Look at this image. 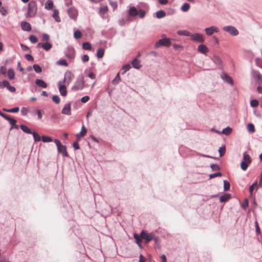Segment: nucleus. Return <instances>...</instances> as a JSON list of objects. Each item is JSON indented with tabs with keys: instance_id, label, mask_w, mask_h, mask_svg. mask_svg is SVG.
I'll return each mask as SVG.
<instances>
[{
	"instance_id": "f257e3e1",
	"label": "nucleus",
	"mask_w": 262,
	"mask_h": 262,
	"mask_svg": "<svg viewBox=\"0 0 262 262\" xmlns=\"http://www.w3.org/2000/svg\"><path fill=\"white\" fill-rule=\"evenodd\" d=\"M37 12V5L35 1H30L28 5L27 17H32L35 16Z\"/></svg>"
},
{
	"instance_id": "f03ea898",
	"label": "nucleus",
	"mask_w": 262,
	"mask_h": 262,
	"mask_svg": "<svg viewBox=\"0 0 262 262\" xmlns=\"http://www.w3.org/2000/svg\"><path fill=\"white\" fill-rule=\"evenodd\" d=\"M55 143L57 147L58 151L62 154L64 157H69V154L67 151L66 147L61 144L60 141L58 139H55L54 140Z\"/></svg>"
},
{
	"instance_id": "7ed1b4c3",
	"label": "nucleus",
	"mask_w": 262,
	"mask_h": 262,
	"mask_svg": "<svg viewBox=\"0 0 262 262\" xmlns=\"http://www.w3.org/2000/svg\"><path fill=\"white\" fill-rule=\"evenodd\" d=\"M141 238L144 239L146 243L149 242L150 241L155 240V234L152 233H148L146 231H142L140 234Z\"/></svg>"
},
{
	"instance_id": "20e7f679",
	"label": "nucleus",
	"mask_w": 262,
	"mask_h": 262,
	"mask_svg": "<svg viewBox=\"0 0 262 262\" xmlns=\"http://www.w3.org/2000/svg\"><path fill=\"white\" fill-rule=\"evenodd\" d=\"M84 87V80L83 77H79L77 81L75 82V84L72 87V90L74 91H77L82 90Z\"/></svg>"
},
{
	"instance_id": "39448f33",
	"label": "nucleus",
	"mask_w": 262,
	"mask_h": 262,
	"mask_svg": "<svg viewBox=\"0 0 262 262\" xmlns=\"http://www.w3.org/2000/svg\"><path fill=\"white\" fill-rule=\"evenodd\" d=\"M171 45L170 40L169 38H163L159 39L155 44V47L158 48L160 46L169 47Z\"/></svg>"
},
{
	"instance_id": "423d86ee",
	"label": "nucleus",
	"mask_w": 262,
	"mask_h": 262,
	"mask_svg": "<svg viewBox=\"0 0 262 262\" xmlns=\"http://www.w3.org/2000/svg\"><path fill=\"white\" fill-rule=\"evenodd\" d=\"M74 76L73 74L70 71H67L64 74V77L63 81H61L63 83L69 85L72 80H73Z\"/></svg>"
},
{
	"instance_id": "0eeeda50",
	"label": "nucleus",
	"mask_w": 262,
	"mask_h": 262,
	"mask_svg": "<svg viewBox=\"0 0 262 262\" xmlns=\"http://www.w3.org/2000/svg\"><path fill=\"white\" fill-rule=\"evenodd\" d=\"M190 36L191 39L194 41L202 42L204 41V35L200 33H195L192 34H190Z\"/></svg>"
},
{
	"instance_id": "6e6552de",
	"label": "nucleus",
	"mask_w": 262,
	"mask_h": 262,
	"mask_svg": "<svg viewBox=\"0 0 262 262\" xmlns=\"http://www.w3.org/2000/svg\"><path fill=\"white\" fill-rule=\"evenodd\" d=\"M225 31L229 32L231 35L236 36L238 34V30L233 26H226L223 28Z\"/></svg>"
},
{
	"instance_id": "1a4fd4ad",
	"label": "nucleus",
	"mask_w": 262,
	"mask_h": 262,
	"mask_svg": "<svg viewBox=\"0 0 262 262\" xmlns=\"http://www.w3.org/2000/svg\"><path fill=\"white\" fill-rule=\"evenodd\" d=\"M66 85L63 83L61 81H59L58 83L60 94L62 96H66L67 94Z\"/></svg>"
},
{
	"instance_id": "9d476101",
	"label": "nucleus",
	"mask_w": 262,
	"mask_h": 262,
	"mask_svg": "<svg viewBox=\"0 0 262 262\" xmlns=\"http://www.w3.org/2000/svg\"><path fill=\"white\" fill-rule=\"evenodd\" d=\"M68 13L71 18L75 20H76L78 16V11L75 8L72 7L70 8L68 10Z\"/></svg>"
},
{
	"instance_id": "9b49d317",
	"label": "nucleus",
	"mask_w": 262,
	"mask_h": 262,
	"mask_svg": "<svg viewBox=\"0 0 262 262\" xmlns=\"http://www.w3.org/2000/svg\"><path fill=\"white\" fill-rule=\"evenodd\" d=\"M37 47H41L46 51H49L52 48V45L49 42H46L45 43H38L37 44Z\"/></svg>"
},
{
	"instance_id": "f8f14e48",
	"label": "nucleus",
	"mask_w": 262,
	"mask_h": 262,
	"mask_svg": "<svg viewBox=\"0 0 262 262\" xmlns=\"http://www.w3.org/2000/svg\"><path fill=\"white\" fill-rule=\"evenodd\" d=\"M61 113L64 115H70L71 114V103L66 104L62 111Z\"/></svg>"
},
{
	"instance_id": "ddd939ff",
	"label": "nucleus",
	"mask_w": 262,
	"mask_h": 262,
	"mask_svg": "<svg viewBox=\"0 0 262 262\" xmlns=\"http://www.w3.org/2000/svg\"><path fill=\"white\" fill-rule=\"evenodd\" d=\"M205 30L206 34L208 35H211L214 32H218L219 31L217 28L213 26L206 28Z\"/></svg>"
},
{
	"instance_id": "4468645a",
	"label": "nucleus",
	"mask_w": 262,
	"mask_h": 262,
	"mask_svg": "<svg viewBox=\"0 0 262 262\" xmlns=\"http://www.w3.org/2000/svg\"><path fill=\"white\" fill-rule=\"evenodd\" d=\"M21 28L24 31H30L31 30V25L26 21L21 23Z\"/></svg>"
},
{
	"instance_id": "2eb2a0df",
	"label": "nucleus",
	"mask_w": 262,
	"mask_h": 262,
	"mask_svg": "<svg viewBox=\"0 0 262 262\" xmlns=\"http://www.w3.org/2000/svg\"><path fill=\"white\" fill-rule=\"evenodd\" d=\"M108 11V8L106 5H101L99 9V14L103 16Z\"/></svg>"
},
{
	"instance_id": "dca6fc26",
	"label": "nucleus",
	"mask_w": 262,
	"mask_h": 262,
	"mask_svg": "<svg viewBox=\"0 0 262 262\" xmlns=\"http://www.w3.org/2000/svg\"><path fill=\"white\" fill-rule=\"evenodd\" d=\"M221 77L223 80H225L228 83L232 84H233V80L232 78L230 76L227 75L226 73H223L221 75Z\"/></svg>"
},
{
	"instance_id": "f3484780",
	"label": "nucleus",
	"mask_w": 262,
	"mask_h": 262,
	"mask_svg": "<svg viewBox=\"0 0 262 262\" xmlns=\"http://www.w3.org/2000/svg\"><path fill=\"white\" fill-rule=\"evenodd\" d=\"M87 133V130L84 125H82L80 133L77 135V140H79L81 137H84Z\"/></svg>"
},
{
	"instance_id": "a211bd4d",
	"label": "nucleus",
	"mask_w": 262,
	"mask_h": 262,
	"mask_svg": "<svg viewBox=\"0 0 262 262\" xmlns=\"http://www.w3.org/2000/svg\"><path fill=\"white\" fill-rule=\"evenodd\" d=\"M35 83L38 86H40L42 88H46L47 87V83L42 80L39 79H36Z\"/></svg>"
},
{
	"instance_id": "6ab92c4d",
	"label": "nucleus",
	"mask_w": 262,
	"mask_h": 262,
	"mask_svg": "<svg viewBox=\"0 0 262 262\" xmlns=\"http://www.w3.org/2000/svg\"><path fill=\"white\" fill-rule=\"evenodd\" d=\"M198 51L201 53L206 54L208 52V49L206 46L202 44L198 47Z\"/></svg>"
},
{
	"instance_id": "aec40b11",
	"label": "nucleus",
	"mask_w": 262,
	"mask_h": 262,
	"mask_svg": "<svg viewBox=\"0 0 262 262\" xmlns=\"http://www.w3.org/2000/svg\"><path fill=\"white\" fill-rule=\"evenodd\" d=\"M132 64L134 68L137 69H139L141 67L140 60H139L137 58L134 59L132 61Z\"/></svg>"
},
{
	"instance_id": "412c9836",
	"label": "nucleus",
	"mask_w": 262,
	"mask_h": 262,
	"mask_svg": "<svg viewBox=\"0 0 262 262\" xmlns=\"http://www.w3.org/2000/svg\"><path fill=\"white\" fill-rule=\"evenodd\" d=\"M129 14L131 16H135L138 14V11L136 8L133 7L129 10Z\"/></svg>"
},
{
	"instance_id": "4be33fe9",
	"label": "nucleus",
	"mask_w": 262,
	"mask_h": 262,
	"mask_svg": "<svg viewBox=\"0 0 262 262\" xmlns=\"http://www.w3.org/2000/svg\"><path fill=\"white\" fill-rule=\"evenodd\" d=\"M20 129L25 133L31 134V129L25 125L21 124L20 125Z\"/></svg>"
},
{
	"instance_id": "5701e85b",
	"label": "nucleus",
	"mask_w": 262,
	"mask_h": 262,
	"mask_svg": "<svg viewBox=\"0 0 262 262\" xmlns=\"http://www.w3.org/2000/svg\"><path fill=\"white\" fill-rule=\"evenodd\" d=\"M54 6L53 3L51 0H48L45 4V8L48 10H51L53 9Z\"/></svg>"
},
{
	"instance_id": "b1692460",
	"label": "nucleus",
	"mask_w": 262,
	"mask_h": 262,
	"mask_svg": "<svg viewBox=\"0 0 262 262\" xmlns=\"http://www.w3.org/2000/svg\"><path fill=\"white\" fill-rule=\"evenodd\" d=\"M243 161L249 164H250L252 162V160L250 156L249 155L247 154L246 152H244L243 154Z\"/></svg>"
},
{
	"instance_id": "393cba45",
	"label": "nucleus",
	"mask_w": 262,
	"mask_h": 262,
	"mask_svg": "<svg viewBox=\"0 0 262 262\" xmlns=\"http://www.w3.org/2000/svg\"><path fill=\"white\" fill-rule=\"evenodd\" d=\"M53 17L55 18L56 21L59 22L60 21V17L59 16L58 11L56 9L54 10L53 13Z\"/></svg>"
},
{
	"instance_id": "a878e982",
	"label": "nucleus",
	"mask_w": 262,
	"mask_h": 262,
	"mask_svg": "<svg viewBox=\"0 0 262 262\" xmlns=\"http://www.w3.org/2000/svg\"><path fill=\"white\" fill-rule=\"evenodd\" d=\"M31 134L33 135V138H34V140L35 142H39L41 140V138L40 136L36 132H34L32 133Z\"/></svg>"
},
{
	"instance_id": "bb28decb",
	"label": "nucleus",
	"mask_w": 262,
	"mask_h": 262,
	"mask_svg": "<svg viewBox=\"0 0 262 262\" xmlns=\"http://www.w3.org/2000/svg\"><path fill=\"white\" fill-rule=\"evenodd\" d=\"M121 80L119 73H118L115 78L112 80V84L114 85L117 84Z\"/></svg>"
},
{
	"instance_id": "cd10ccee",
	"label": "nucleus",
	"mask_w": 262,
	"mask_h": 262,
	"mask_svg": "<svg viewBox=\"0 0 262 262\" xmlns=\"http://www.w3.org/2000/svg\"><path fill=\"white\" fill-rule=\"evenodd\" d=\"M230 198V195L229 194H225L220 197V200L221 202H225L227 201Z\"/></svg>"
},
{
	"instance_id": "c85d7f7f",
	"label": "nucleus",
	"mask_w": 262,
	"mask_h": 262,
	"mask_svg": "<svg viewBox=\"0 0 262 262\" xmlns=\"http://www.w3.org/2000/svg\"><path fill=\"white\" fill-rule=\"evenodd\" d=\"M166 16V13L163 10H160L156 13V16L158 18H161Z\"/></svg>"
},
{
	"instance_id": "c756f323",
	"label": "nucleus",
	"mask_w": 262,
	"mask_h": 262,
	"mask_svg": "<svg viewBox=\"0 0 262 262\" xmlns=\"http://www.w3.org/2000/svg\"><path fill=\"white\" fill-rule=\"evenodd\" d=\"M15 73L13 70L9 69L8 70V76L10 79H12L14 78Z\"/></svg>"
},
{
	"instance_id": "7c9ffc66",
	"label": "nucleus",
	"mask_w": 262,
	"mask_h": 262,
	"mask_svg": "<svg viewBox=\"0 0 262 262\" xmlns=\"http://www.w3.org/2000/svg\"><path fill=\"white\" fill-rule=\"evenodd\" d=\"M83 49L84 50H90L92 48L91 44L88 42H84L82 43Z\"/></svg>"
},
{
	"instance_id": "2f4dec72",
	"label": "nucleus",
	"mask_w": 262,
	"mask_h": 262,
	"mask_svg": "<svg viewBox=\"0 0 262 262\" xmlns=\"http://www.w3.org/2000/svg\"><path fill=\"white\" fill-rule=\"evenodd\" d=\"M104 50L102 49H99L97 51V56L98 58H101L104 55Z\"/></svg>"
},
{
	"instance_id": "473e14b6",
	"label": "nucleus",
	"mask_w": 262,
	"mask_h": 262,
	"mask_svg": "<svg viewBox=\"0 0 262 262\" xmlns=\"http://www.w3.org/2000/svg\"><path fill=\"white\" fill-rule=\"evenodd\" d=\"M41 140L43 142H50L53 141L52 138L46 136H42L41 137Z\"/></svg>"
},
{
	"instance_id": "72a5a7b5",
	"label": "nucleus",
	"mask_w": 262,
	"mask_h": 262,
	"mask_svg": "<svg viewBox=\"0 0 262 262\" xmlns=\"http://www.w3.org/2000/svg\"><path fill=\"white\" fill-rule=\"evenodd\" d=\"M190 8V5L188 3H185L181 7V10L183 12L187 11Z\"/></svg>"
},
{
	"instance_id": "f704fd0d",
	"label": "nucleus",
	"mask_w": 262,
	"mask_h": 262,
	"mask_svg": "<svg viewBox=\"0 0 262 262\" xmlns=\"http://www.w3.org/2000/svg\"><path fill=\"white\" fill-rule=\"evenodd\" d=\"M250 164L243 161L241 163V167L243 170H246Z\"/></svg>"
},
{
	"instance_id": "c9c22d12",
	"label": "nucleus",
	"mask_w": 262,
	"mask_h": 262,
	"mask_svg": "<svg viewBox=\"0 0 262 262\" xmlns=\"http://www.w3.org/2000/svg\"><path fill=\"white\" fill-rule=\"evenodd\" d=\"M110 6L113 8V10L117 9L118 5L116 2L113 0H108Z\"/></svg>"
},
{
	"instance_id": "e433bc0d",
	"label": "nucleus",
	"mask_w": 262,
	"mask_h": 262,
	"mask_svg": "<svg viewBox=\"0 0 262 262\" xmlns=\"http://www.w3.org/2000/svg\"><path fill=\"white\" fill-rule=\"evenodd\" d=\"M178 34L180 35H184V36H190V33L189 31L186 30L184 31H179L177 32Z\"/></svg>"
},
{
	"instance_id": "4c0bfd02",
	"label": "nucleus",
	"mask_w": 262,
	"mask_h": 262,
	"mask_svg": "<svg viewBox=\"0 0 262 262\" xmlns=\"http://www.w3.org/2000/svg\"><path fill=\"white\" fill-rule=\"evenodd\" d=\"M134 238L136 239L137 243L138 245H140V243L142 242V238H141V236L137 234H135L134 235Z\"/></svg>"
},
{
	"instance_id": "58836bf2",
	"label": "nucleus",
	"mask_w": 262,
	"mask_h": 262,
	"mask_svg": "<svg viewBox=\"0 0 262 262\" xmlns=\"http://www.w3.org/2000/svg\"><path fill=\"white\" fill-rule=\"evenodd\" d=\"M253 76L255 78L258 79L259 80H261L262 79V75L257 71H255L254 72Z\"/></svg>"
},
{
	"instance_id": "ea45409f",
	"label": "nucleus",
	"mask_w": 262,
	"mask_h": 262,
	"mask_svg": "<svg viewBox=\"0 0 262 262\" xmlns=\"http://www.w3.org/2000/svg\"><path fill=\"white\" fill-rule=\"evenodd\" d=\"M74 36L77 39H80L82 37V33L78 30L74 32Z\"/></svg>"
},
{
	"instance_id": "a19ab883",
	"label": "nucleus",
	"mask_w": 262,
	"mask_h": 262,
	"mask_svg": "<svg viewBox=\"0 0 262 262\" xmlns=\"http://www.w3.org/2000/svg\"><path fill=\"white\" fill-rule=\"evenodd\" d=\"M9 85L8 81L4 80L2 82H0V89H3L5 87L7 88Z\"/></svg>"
},
{
	"instance_id": "79ce46f5",
	"label": "nucleus",
	"mask_w": 262,
	"mask_h": 262,
	"mask_svg": "<svg viewBox=\"0 0 262 262\" xmlns=\"http://www.w3.org/2000/svg\"><path fill=\"white\" fill-rule=\"evenodd\" d=\"M57 64L60 66H68V63L65 59H61L57 62Z\"/></svg>"
},
{
	"instance_id": "37998d69",
	"label": "nucleus",
	"mask_w": 262,
	"mask_h": 262,
	"mask_svg": "<svg viewBox=\"0 0 262 262\" xmlns=\"http://www.w3.org/2000/svg\"><path fill=\"white\" fill-rule=\"evenodd\" d=\"M29 39H30V41L32 43H35L38 41L37 38L33 35H31L30 36Z\"/></svg>"
},
{
	"instance_id": "c03bdc74",
	"label": "nucleus",
	"mask_w": 262,
	"mask_h": 262,
	"mask_svg": "<svg viewBox=\"0 0 262 262\" xmlns=\"http://www.w3.org/2000/svg\"><path fill=\"white\" fill-rule=\"evenodd\" d=\"M247 128L248 130L251 133H253L255 132V127L253 124L249 123L247 125Z\"/></svg>"
},
{
	"instance_id": "a18cd8bd",
	"label": "nucleus",
	"mask_w": 262,
	"mask_h": 262,
	"mask_svg": "<svg viewBox=\"0 0 262 262\" xmlns=\"http://www.w3.org/2000/svg\"><path fill=\"white\" fill-rule=\"evenodd\" d=\"M230 183L227 181H224V189L225 191H227L230 189Z\"/></svg>"
},
{
	"instance_id": "49530a36",
	"label": "nucleus",
	"mask_w": 262,
	"mask_h": 262,
	"mask_svg": "<svg viewBox=\"0 0 262 262\" xmlns=\"http://www.w3.org/2000/svg\"><path fill=\"white\" fill-rule=\"evenodd\" d=\"M33 69L35 70V72H36L38 73H40L41 72V67L38 65V64H34L33 65Z\"/></svg>"
},
{
	"instance_id": "de8ad7c7",
	"label": "nucleus",
	"mask_w": 262,
	"mask_h": 262,
	"mask_svg": "<svg viewBox=\"0 0 262 262\" xmlns=\"http://www.w3.org/2000/svg\"><path fill=\"white\" fill-rule=\"evenodd\" d=\"M52 100L56 103V104H58L59 103L60 101V99L59 98V97L57 95H54L53 97H52Z\"/></svg>"
},
{
	"instance_id": "09e8293b",
	"label": "nucleus",
	"mask_w": 262,
	"mask_h": 262,
	"mask_svg": "<svg viewBox=\"0 0 262 262\" xmlns=\"http://www.w3.org/2000/svg\"><path fill=\"white\" fill-rule=\"evenodd\" d=\"M250 105L253 107H256L258 105V101L256 99H253L250 101Z\"/></svg>"
},
{
	"instance_id": "8fccbe9b",
	"label": "nucleus",
	"mask_w": 262,
	"mask_h": 262,
	"mask_svg": "<svg viewBox=\"0 0 262 262\" xmlns=\"http://www.w3.org/2000/svg\"><path fill=\"white\" fill-rule=\"evenodd\" d=\"M0 13L2 15L6 16L7 14V10L5 7L1 6Z\"/></svg>"
},
{
	"instance_id": "3c124183",
	"label": "nucleus",
	"mask_w": 262,
	"mask_h": 262,
	"mask_svg": "<svg viewBox=\"0 0 262 262\" xmlns=\"http://www.w3.org/2000/svg\"><path fill=\"white\" fill-rule=\"evenodd\" d=\"M231 128L229 127L224 129L222 131L223 134L226 135L230 134L231 133Z\"/></svg>"
},
{
	"instance_id": "603ef678",
	"label": "nucleus",
	"mask_w": 262,
	"mask_h": 262,
	"mask_svg": "<svg viewBox=\"0 0 262 262\" xmlns=\"http://www.w3.org/2000/svg\"><path fill=\"white\" fill-rule=\"evenodd\" d=\"M257 182H254L249 188V192L250 193L251 195H252V192L254 189V188L257 186Z\"/></svg>"
},
{
	"instance_id": "864d4df0",
	"label": "nucleus",
	"mask_w": 262,
	"mask_h": 262,
	"mask_svg": "<svg viewBox=\"0 0 262 262\" xmlns=\"http://www.w3.org/2000/svg\"><path fill=\"white\" fill-rule=\"evenodd\" d=\"M7 120L12 125H14L16 122V121L15 119L11 118L10 116H8V117L7 118Z\"/></svg>"
},
{
	"instance_id": "5fc2aeb1",
	"label": "nucleus",
	"mask_w": 262,
	"mask_h": 262,
	"mask_svg": "<svg viewBox=\"0 0 262 262\" xmlns=\"http://www.w3.org/2000/svg\"><path fill=\"white\" fill-rule=\"evenodd\" d=\"M222 176V173L220 172H216L215 173L211 174L209 175L210 179H213L216 177H221Z\"/></svg>"
},
{
	"instance_id": "6e6d98bb",
	"label": "nucleus",
	"mask_w": 262,
	"mask_h": 262,
	"mask_svg": "<svg viewBox=\"0 0 262 262\" xmlns=\"http://www.w3.org/2000/svg\"><path fill=\"white\" fill-rule=\"evenodd\" d=\"M225 151L226 149L225 147H222L220 148L219 151L220 152V157H222L224 155V154L225 153Z\"/></svg>"
},
{
	"instance_id": "4d7b16f0",
	"label": "nucleus",
	"mask_w": 262,
	"mask_h": 262,
	"mask_svg": "<svg viewBox=\"0 0 262 262\" xmlns=\"http://www.w3.org/2000/svg\"><path fill=\"white\" fill-rule=\"evenodd\" d=\"M7 71V68L4 66H2L0 68V73L2 74H6Z\"/></svg>"
},
{
	"instance_id": "13d9d810",
	"label": "nucleus",
	"mask_w": 262,
	"mask_h": 262,
	"mask_svg": "<svg viewBox=\"0 0 262 262\" xmlns=\"http://www.w3.org/2000/svg\"><path fill=\"white\" fill-rule=\"evenodd\" d=\"M4 111L7 112H11V113H16V107H14L11 109H3Z\"/></svg>"
},
{
	"instance_id": "bf43d9fd",
	"label": "nucleus",
	"mask_w": 262,
	"mask_h": 262,
	"mask_svg": "<svg viewBox=\"0 0 262 262\" xmlns=\"http://www.w3.org/2000/svg\"><path fill=\"white\" fill-rule=\"evenodd\" d=\"M42 39L44 41H46L47 42H48V41L50 40L49 35L47 34H43L42 35Z\"/></svg>"
},
{
	"instance_id": "052dcab7",
	"label": "nucleus",
	"mask_w": 262,
	"mask_h": 262,
	"mask_svg": "<svg viewBox=\"0 0 262 262\" xmlns=\"http://www.w3.org/2000/svg\"><path fill=\"white\" fill-rule=\"evenodd\" d=\"M89 99H90V97L88 96H85L83 97L81 99V101L83 103H85V102H88L89 100Z\"/></svg>"
},
{
	"instance_id": "680f3d73",
	"label": "nucleus",
	"mask_w": 262,
	"mask_h": 262,
	"mask_svg": "<svg viewBox=\"0 0 262 262\" xmlns=\"http://www.w3.org/2000/svg\"><path fill=\"white\" fill-rule=\"evenodd\" d=\"M89 60V57L88 55H84L82 57V60L84 62L88 61Z\"/></svg>"
},
{
	"instance_id": "e2e57ef3",
	"label": "nucleus",
	"mask_w": 262,
	"mask_h": 262,
	"mask_svg": "<svg viewBox=\"0 0 262 262\" xmlns=\"http://www.w3.org/2000/svg\"><path fill=\"white\" fill-rule=\"evenodd\" d=\"M138 14L141 18H143L145 15V12L144 10H140Z\"/></svg>"
},
{
	"instance_id": "0e129e2a",
	"label": "nucleus",
	"mask_w": 262,
	"mask_h": 262,
	"mask_svg": "<svg viewBox=\"0 0 262 262\" xmlns=\"http://www.w3.org/2000/svg\"><path fill=\"white\" fill-rule=\"evenodd\" d=\"M7 88L11 92H14L15 91V87L11 86L10 84Z\"/></svg>"
},
{
	"instance_id": "69168bd1",
	"label": "nucleus",
	"mask_w": 262,
	"mask_h": 262,
	"mask_svg": "<svg viewBox=\"0 0 262 262\" xmlns=\"http://www.w3.org/2000/svg\"><path fill=\"white\" fill-rule=\"evenodd\" d=\"M28 113V110L25 107H23L21 110V114L23 115H26Z\"/></svg>"
},
{
	"instance_id": "338daca9",
	"label": "nucleus",
	"mask_w": 262,
	"mask_h": 262,
	"mask_svg": "<svg viewBox=\"0 0 262 262\" xmlns=\"http://www.w3.org/2000/svg\"><path fill=\"white\" fill-rule=\"evenodd\" d=\"M25 57L29 61H32L33 60V57L30 54H26Z\"/></svg>"
},
{
	"instance_id": "774afa93",
	"label": "nucleus",
	"mask_w": 262,
	"mask_h": 262,
	"mask_svg": "<svg viewBox=\"0 0 262 262\" xmlns=\"http://www.w3.org/2000/svg\"><path fill=\"white\" fill-rule=\"evenodd\" d=\"M146 258L142 255L140 254L139 256V262H145Z\"/></svg>"
}]
</instances>
